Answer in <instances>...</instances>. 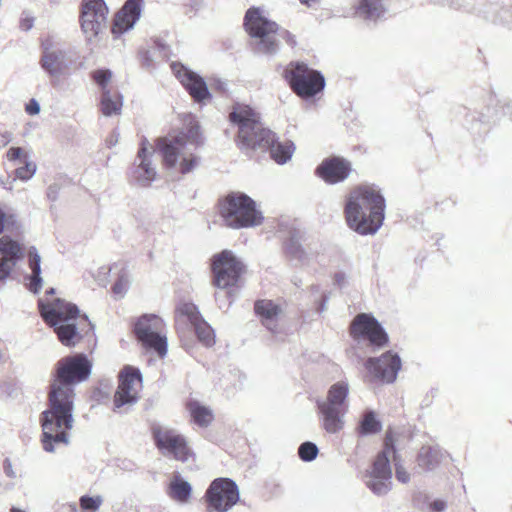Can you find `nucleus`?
Wrapping results in <instances>:
<instances>
[{
    "label": "nucleus",
    "mask_w": 512,
    "mask_h": 512,
    "mask_svg": "<svg viewBox=\"0 0 512 512\" xmlns=\"http://www.w3.org/2000/svg\"><path fill=\"white\" fill-rule=\"evenodd\" d=\"M91 369L92 364L84 354L63 357L55 364L48 406L40 415L44 451L53 453L58 445H69V431L75 422L74 386L88 379Z\"/></svg>",
    "instance_id": "nucleus-1"
},
{
    "label": "nucleus",
    "mask_w": 512,
    "mask_h": 512,
    "mask_svg": "<svg viewBox=\"0 0 512 512\" xmlns=\"http://www.w3.org/2000/svg\"><path fill=\"white\" fill-rule=\"evenodd\" d=\"M385 199L374 186H359L352 190L345 203V219L349 228L360 235L375 234L385 217Z\"/></svg>",
    "instance_id": "nucleus-2"
},
{
    "label": "nucleus",
    "mask_w": 512,
    "mask_h": 512,
    "mask_svg": "<svg viewBox=\"0 0 512 512\" xmlns=\"http://www.w3.org/2000/svg\"><path fill=\"white\" fill-rule=\"evenodd\" d=\"M201 144L199 125L190 118L186 126L178 133L158 138L156 148L167 168L187 174L199 163V157L195 151Z\"/></svg>",
    "instance_id": "nucleus-3"
},
{
    "label": "nucleus",
    "mask_w": 512,
    "mask_h": 512,
    "mask_svg": "<svg viewBox=\"0 0 512 512\" xmlns=\"http://www.w3.org/2000/svg\"><path fill=\"white\" fill-rule=\"evenodd\" d=\"M229 120L237 127L236 144L242 151L268 150L274 141V132L264 126L260 114L249 105L235 103Z\"/></svg>",
    "instance_id": "nucleus-4"
},
{
    "label": "nucleus",
    "mask_w": 512,
    "mask_h": 512,
    "mask_svg": "<svg viewBox=\"0 0 512 512\" xmlns=\"http://www.w3.org/2000/svg\"><path fill=\"white\" fill-rule=\"evenodd\" d=\"M244 26L248 34L254 39L253 49L258 54L272 56L278 52L279 44L274 34L278 33L288 45L296 46L295 36L286 29L267 19L258 8H249L245 14Z\"/></svg>",
    "instance_id": "nucleus-5"
},
{
    "label": "nucleus",
    "mask_w": 512,
    "mask_h": 512,
    "mask_svg": "<svg viewBox=\"0 0 512 512\" xmlns=\"http://www.w3.org/2000/svg\"><path fill=\"white\" fill-rule=\"evenodd\" d=\"M38 306L42 318L48 325L54 327L62 344L73 346L81 339L75 324L79 315V309L75 304L56 298L51 303H45L40 299Z\"/></svg>",
    "instance_id": "nucleus-6"
},
{
    "label": "nucleus",
    "mask_w": 512,
    "mask_h": 512,
    "mask_svg": "<svg viewBox=\"0 0 512 512\" xmlns=\"http://www.w3.org/2000/svg\"><path fill=\"white\" fill-rule=\"evenodd\" d=\"M219 213L225 226L232 229L255 227L264 219L256 202L242 192H231L221 199Z\"/></svg>",
    "instance_id": "nucleus-7"
},
{
    "label": "nucleus",
    "mask_w": 512,
    "mask_h": 512,
    "mask_svg": "<svg viewBox=\"0 0 512 512\" xmlns=\"http://www.w3.org/2000/svg\"><path fill=\"white\" fill-rule=\"evenodd\" d=\"M348 394V383L337 382L328 389L325 398L316 401L320 425L327 433L336 434L344 428Z\"/></svg>",
    "instance_id": "nucleus-8"
},
{
    "label": "nucleus",
    "mask_w": 512,
    "mask_h": 512,
    "mask_svg": "<svg viewBox=\"0 0 512 512\" xmlns=\"http://www.w3.org/2000/svg\"><path fill=\"white\" fill-rule=\"evenodd\" d=\"M390 454L395 457L396 449L393 432L388 430L384 439V449L377 454L372 467L364 475L366 486L377 496L386 495L392 488Z\"/></svg>",
    "instance_id": "nucleus-9"
},
{
    "label": "nucleus",
    "mask_w": 512,
    "mask_h": 512,
    "mask_svg": "<svg viewBox=\"0 0 512 512\" xmlns=\"http://www.w3.org/2000/svg\"><path fill=\"white\" fill-rule=\"evenodd\" d=\"M284 77L292 91L304 99L314 97L325 87L323 74L304 62H291L284 70Z\"/></svg>",
    "instance_id": "nucleus-10"
},
{
    "label": "nucleus",
    "mask_w": 512,
    "mask_h": 512,
    "mask_svg": "<svg viewBox=\"0 0 512 512\" xmlns=\"http://www.w3.org/2000/svg\"><path fill=\"white\" fill-rule=\"evenodd\" d=\"M211 269L213 285L218 289L227 290L228 298L232 297V289L237 286L245 265L233 252L223 250L212 257Z\"/></svg>",
    "instance_id": "nucleus-11"
},
{
    "label": "nucleus",
    "mask_w": 512,
    "mask_h": 512,
    "mask_svg": "<svg viewBox=\"0 0 512 512\" xmlns=\"http://www.w3.org/2000/svg\"><path fill=\"white\" fill-rule=\"evenodd\" d=\"M163 320L155 314H145L141 316L134 326V332L137 339L146 349L154 350L159 357L163 358L167 354V338L163 335Z\"/></svg>",
    "instance_id": "nucleus-12"
},
{
    "label": "nucleus",
    "mask_w": 512,
    "mask_h": 512,
    "mask_svg": "<svg viewBox=\"0 0 512 512\" xmlns=\"http://www.w3.org/2000/svg\"><path fill=\"white\" fill-rule=\"evenodd\" d=\"M364 367L371 383L391 384L401 369V359L397 353L387 351L379 357H369Z\"/></svg>",
    "instance_id": "nucleus-13"
},
{
    "label": "nucleus",
    "mask_w": 512,
    "mask_h": 512,
    "mask_svg": "<svg viewBox=\"0 0 512 512\" xmlns=\"http://www.w3.org/2000/svg\"><path fill=\"white\" fill-rule=\"evenodd\" d=\"M205 499L213 510L227 512L240 499L238 486L230 478H217L206 490Z\"/></svg>",
    "instance_id": "nucleus-14"
},
{
    "label": "nucleus",
    "mask_w": 512,
    "mask_h": 512,
    "mask_svg": "<svg viewBox=\"0 0 512 512\" xmlns=\"http://www.w3.org/2000/svg\"><path fill=\"white\" fill-rule=\"evenodd\" d=\"M350 334L354 340H368L371 346L383 347L388 343V335L380 323L371 315L358 314L351 323Z\"/></svg>",
    "instance_id": "nucleus-15"
},
{
    "label": "nucleus",
    "mask_w": 512,
    "mask_h": 512,
    "mask_svg": "<svg viewBox=\"0 0 512 512\" xmlns=\"http://www.w3.org/2000/svg\"><path fill=\"white\" fill-rule=\"evenodd\" d=\"M156 446L165 456H172L175 460L186 462L193 453L187 444L186 438L175 430L155 428L153 430Z\"/></svg>",
    "instance_id": "nucleus-16"
},
{
    "label": "nucleus",
    "mask_w": 512,
    "mask_h": 512,
    "mask_svg": "<svg viewBox=\"0 0 512 512\" xmlns=\"http://www.w3.org/2000/svg\"><path fill=\"white\" fill-rule=\"evenodd\" d=\"M154 149L147 138L143 137L140 148L130 169L133 182L141 187H149L157 177L156 167L152 163Z\"/></svg>",
    "instance_id": "nucleus-17"
},
{
    "label": "nucleus",
    "mask_w": 512,
    "mask_h": 512,
    "mask_svg": "<svg viewBox=\"0 0 512 512\" xmlns=\"http://www.w3.org/2000/svg\"><path fill=\"white\" fill-rule=\"evenodd\" d=\"M108 8L104 0H83L81 5V27L88 40L106 28Z\"/></svg>",
    "instance_id": "nucleus-18"
},
{
    "label": "nucleus",
    "mask_w": 512,
    "mask_h": 512,
    "mask_svg": "<svg viewBox=\"0 0 512 512\" xmlns=\"http://www.w3.org/2000/svg\"><path fill=\"white\" fill-rule=\"evenodd\" d=\"M142 375L138 369L127 366L119 376V385L114 395L115 410L124 406H132L138 401V387L141 386Z\"/></svg>",
    "instance_id": "nucleus-19"
},
{
    "label": "nucleus",
    "mask_w": 512,
    "mask_h": 512,
    "mask_svg": "<svg viewBox=\"0 0 512 512\" xmlns=\"http://www.w3.org/2000/svg\"><path fill=\"white\" fill-rule=\"evenodd\" d=\"M171 69L194 101L200 103L211 98L208 86L200 75L181 63L173 62Z\"/></svg>",
    "instance_id": "nucleus-20"
},
{
    "label": "nucleus",
    "mask_w": 512,
    "mask_h": 512,
    "mask_svg": "<svg viewBox=\"0 0 512 512\" xmlns=\"http://www.w3.org/2000/svg\"><path fill=\"white\" fill-rule=\"evenodd\" d=\"M23 257L24 248L19 242L7 236L0 238V282L9 277L16 264Z\"/></svg>",
    "instance_id": "nucleus-21"
},
{
    "label": "nucleus",
    "mask_w": 512,
    "mask_h": 512,
    "mask_svg": "<svg viewBox=\"0 0 512 512\" xmlns=\"http://www.w3.org/2000/svg\"><path fill=\"white\" fill-rule=\"evenodd\" d=\"M351 163L342 157H329L324 159L317 167L316 173L328 184L344 181L351 173Z\"/></svg>",
    "instance_id": "nucleus-22"
},
{
    "label": "nucleus",
    "mask_w": 512,
    "mask_h": 512,
    "mask_svg": "<svg viewBox=\"0 0 512 512\" xmlns=\"http://www.w3.org/2000/svg\"><path fill=\"white\" fill-rule=\"evenodd\" d=\"M41 66L50 76H59L65 68L66 53L51 38L42 41Z\"/></svg>",
    "instance_id": "nucleus-23"
},
{
    "label": "nucleus",
    "mask_w": 512,
    "mask_h": 512,
    "mask_svg": "<svg viewBox=\"0 0 512 512\" xmlns=\"http://www.w3.org/2000/svg\"><path fill=\"white\" fill-rule=\"evenodd\" d=\"M144 0H126L122 9L115 17L113 34H122L133 28L143 10Z\"/></svg>",
    "instance_id": "nucleus-24"
},
{
    "label": "nucleus",
    "mask_w": 512,
    "mask_h": 512,
    "mask_svg": "<svg viewBox=\"0 0 512 512\" xmlns=\"http://www.w3.org/2000/svg\"><path fill=\"white\" fill-rule=\"evenodd\" d=\"M255 313L261 318L262 324L272 333H277V319L281 309L271 300H258L254 305Z\"/></svg>",
    "instance_id": "nucleus-25"
},
{
    "label": "nucleus",
    "mask_w": 512,
    "mask_h": 512,
    "mask_svg": "<svg viewBox=\"0 0 512 512\" xmlns=\"http://www.w3.org/2000/svg\"><path fill=\"white\" fill-rule=\"evenodd\" d=\"M354 15L364 20H377L386 13L385 0H358Z\"/></svg>",
    "instance_id": "nucleus-26"
},
{
    "label": "nucleus",
    "mask_w": 512,
    "mask_h": 512,
    "mask_svg": "<svg viewBox=\"0 0 512 512\" xmlns=\"http://www.w3.org/2000/svg\"><path fill=\"white\" fill-rule=\"evenodd\" d=\"M443 459V452L438 446H422L419 450L416 463L422 471L435 470Z\"/></svg>",
    "instance_id": "nucleus-27"
},
{
    "label": "nucleus",
    "mask_w": 512,
    "mask_h": 512,
    "mask_svg": "<svg viewBox=\"0 0 512 512\" xmlns=\"http://www.w3.org/2000/svg\"><path fill=\"white\" fill-rule=\"evenodd\" d=\"M168 497L179 503H187L192 494L191 484L182 479L179 473L173 475L167 491Z\"/></svg>",
    "instance_id": "nucleus-28"
},
{
    "label": "nucleus",
    "mask_w": 512,
    "mask_h": 512,
    "mask_svg": "<svg viewBox=\"0 0 512 512\" xmlns=\"http://www.w3.org/2000/svg\"><path fill=\"white\" fill-rule=\"evenodd\" d=\"M285 252L286 254L293 260H297L302 265H309L315 254L312 252L306 251L299 240V237L296 234H292L289 239L285 242Z\"/></svg>",
    "instance_id": "nucleus-29"
},
{
    "label": "nucleus",
    "mask_w": 512,
    "mask_h": 512,
    "mask_svg": "<svg viewBox=\"0 0 512 512\" xmlns=\"http://www.w3.org/2000/svg\"><path fill=\"white\" fill-rule=\"evenodd\" d=\"M271 158L277 164H285L289 161L295 151V145L290 140L278 141L276 134L274 133V141L269 145Z\"/></svg>",
    "instance_id": "nucleus-30"
},
{
    "label": "nucleus",
    "mask_w": 512,
    "mask_h": 512,
    "mask_svg": "<svg viewBox=\"0 0 512 512\" xmlns=\"http://www.w3.org/2000/svg\"><path fill=\"white\" fill-rule=\"evenodd\" d=\"M41 257L35 247H31L29 250V267L31 269V275L29 276L28 289L33 293H38L42 287L41 277Z\"/></svg>",
    "instance_id": "nucleus-31"
},
{
    "label": "nucleus",
    "mask_w": 512,
    "mask_h": 512,
    "mask_svg": "<svg viewBox=\"0 0 512 512\" xmlns=\"http://www.w3.org/2000/svg\"><path fill=\"white\" fill-rule=\"evenodd\" d=\"M122 105V95L118 91H105V93H101L100 106L104 116L109 117L114 114H120Z\"/></svg>",
    "instance_id": "nucleus-32"
},
{
    "label": "nucleus",
    "mask_w": 512,
    "mask_h": 512,
    "mask_svg": "<svg viewBox=\"0 0 512 512\" xmlns=\"http://www.w3.org/2000/svg\"><path fill=\"white\" fill-rule=\"evenodd\" d=\"M188 410L194 423L200 427H207L214 419L212 410L197 401H191Z\"/></svg>",
    "instance_id": "nucleus-33"
},
{
    "label": "nucleus",
    "mask_w": 512,
    "mask_h": 512,
    "mask_svg": "<svg viewBox=\"0 0 512 512\" xmlns=\"http://www.w3.org/2000/svg\"><path fill=\"white\" fill-rule=\"evenodd\" d=\"M381 429L382 423L377 418L376 413L372 410L365 411L357 428L358 433L361 436L373 435L380 432Z\"/></svg>",
    "instance_id": "nucleus-34"
},
{
    "label": "nucleus",
    "mask_w": 512,
    "mask_h": 512,
    "mask_svg": "<svg viewBox=\"0 0 512 512\" xmlns=\"http://www.w3.org/2000/svg\"><path fill=\"white\" fill-rule=\"evenodd\" d=\"M195 331L198 340L206 347H211L215 343V334L212 327L201 317L191 325Z\"/></svg>",
    "instance_id": "nucleus-35"
},
{
    "label": "nucleus",
    "mask_w": 512,
    "mask_h": 512,
    "mask_svg": "<svg viewBox=\"0 0 512 512\" xmlns=\"http://www.w3.org/2000/svg\"><path fill=\"white\" fill-rule=\"evenodd\" d=\"M23 165L15 169V176L21 181H28L34 177L37 172V164L31 157H24Z\"/></svg>",
    "instance_id": "nucleus-36"
},
{
    "label": "nucleus",
    "mask_w": 512,
    "mask_h": 512,
    "mask_svg": "<svg viewBox=\"0 0 512 512\" xmlns=\"http://www.w3.org/2000/svg\"><path fill=\"white\" fill-rule=\"evenodd\" d=\"M501 7L495 3H486L477 8V15L487 21L498 23Z\"/></svg>",
    "instance_id": "nucleus-37"
},
{
    "label": "nucleus",
    "mask_w": 512,
    "mask_h": 512,
    "mask_svg": "<svg viewBox=\"0 0 512 512\" xmlns=\"http://www.w3.org/2000/svg\"><path fill=\"white\" fill-rule=\"evenodd\" d=\"M177 312L179 313V316L185 318V320L189 322L190 325L202 317L198 311V308L193 303H182L177 308Z\"/></svg>",
    "instance_id": "nucleus-38"
},
{
    "label": "nucleus",
    "mask_w": 512,
    "mask_h": 512,
    "mask_svg": "<svg viewBox=\"0 0 512 512\" xmlns=\"http://www.w3.org/2000/svg\"><path fill=\"white\" fill-rule=\"evenodd\" d=\"M92 79L97 83L101 89V93L111 91L108 84L112 78V72L109 69H98L91 73Z\"/></svg>",
    "instance_id": "nucleus-39"
},
{
    "label": "nucleus",
    "mask_w": 512,
    "mask_h": 512,
    "mask_svg": "<svg viewBox=\"0 0 512 512\" xmlns=\"http://www.w3.org/2000/svg\"><path fill=\"white\" fill-rule=\"evenodd\" d=\"M318 447L315 443L307 441L302 443L298 449L299 458L304 462L314 460L318 455Z\"/></svg>",
    "instance_id": "nucleus-40"
},
{
    "label": "nucleus",
    "mask_w": 512,
    "mask_h": 512,
    "mask_svg": "<svg viewBox=\"0 0 512 512\" xmlns=\"http://www.w3.org/2000/svg\"><path fill=\"white\" fill-rule=\"evenodd\" d=\"M80 506L83 510L96 511L102 505L103 498L101 496L90 497L84 495L80 497Z\"/></svg>",
    "instance_id": "nucleus-41"
},
{
    "label": "nucleus",
    "mask_w": 512,
    "mask_h": 512,
    "mask_svg": "<svg viewBox=\"0 0 512 512\" xmlns=\"http://www.w3.org/2000/svg\"><path fill=\"white\" fill-rule=\"evenodd\" d=\"M17 221V216L14 214L11 209H4L0 207V234L3 232L5 227H9L10 225H15Z\"/></svg>",
    "instance_id": "nucleus-42"
},
{
    "label": "nucleus",
    "mask_w": 512,
    "mask_h": 512,
    "mask_svg": "<svg viewBox=\"0 0 512 512\" xmlns=\"http://www.w3.org/2000/svg\"><path fill=\"white\" fill-rule=\"evenodd\" d=\"M6 157L10 162H23L24 157H30V155L21 147H10L6 153Z\"/></svg>",
    "instance_id": "nucleus-43"
},
{
    "label": "nucleus",
    "mask_w": 512,
    "mask_h": 512,
    "mask_svg": "<svg viewBox=\"0 0 512 512\" xmlns=\"http://www.w3.org/2000/svg\"><path fill=\"white\" fill-rule=\"evenodd\" d=\"M35 18L27 11H24L21 15L19 27L22 31H29L34 26Z\"/></svg>",
    "instance_id": "nucleus-44"
},
{
    "label": "nucleus",
    "mask_w": 512,
    "mask_h": 512,
    "mask_svg": "<svg viewBox=\"0 0 512 512\" xmlns=\"http://www.w3.org/2000/svg\"><path fill=\"white\" fill-rule=\"evenodd\" d=\"M395 476L396 479L403 484H406L410 481L409 472L400 463H395Z\"/></svg>",
    "instance_id": "nucleus-45"
},
{
    "label": "nucleus",
    "mask_w": 512,
    "mask_h": 512,
    "mask_svg": "<svg viewBox=\"0 0 512 512\" xmlns=\"http://www.w3.org/2000/svg\"><path fill=\"white\" fill-rule=\"evenodd\" d=\"M129 282L124 276H120L113 285V292L116 295L123 296L128 289Z\"/></svg>",
    "instance_id": "nucleus-46"
},
{
    "label": "nucleus",
    "mask_w": 512,
    "mask_h": 512,
    "mask_svg": "<svg viewBox=\"0 0 512 512\" xmlns=\"http://www.w3.org/2000/svg\"><path fill=\"white\" fill-rule=\"evenodd\" d=\"M498 23L512 25V5L510 7H501Z\"/></svg>",
    "instance_id": "nucleus-47"
},
{
    "label": "nucleus",
    "mask_w": 512,
    "mask_h": 512,
    "mask_svg": "<svg viewBox=\"0 0 512 512\" xmlns=\"http://www.w3.org/2000/svg\"><path fill=\"white\" fill-rule=\"evenodd\" d=\"M59 192H60V186L56 183H53V184L49 185L47 188V191H46L47 198L50 201L55 202L58 199Z\"/></svg>",
    "instance_id": "nucleus-48"
},
{
    "label": "nucleus",
    "mask_w": 512,
    "mask_h": 512,
    "mask_svg": "<svg viewBox=\"0 0 512 512\" xmlns=\"http://www.w3.org/2000/svg\"><path fill=\"white\" fill-rule=\"evenodd\" d=\"M334 283L339 288H344L348 284V276L343 271H338L334 274Z\"/></svg>",
    "instance_id": "nucleus-49"
},
{
    "label": "nucleus",
    "mask_w": 512,
    "mask_h": 512,
    "mask_svg": "<svg viewBox=\"0 0 512 512\" xmlns=\"http://www.w3.org/2000/svg\"><path fill=\"white\" fill-rule=\"evenodd\" d=\"M26 112L30 115H36L40 112V105L35 99H31L26 105Z\"/></svg>",
    "instance_id": "nucleus-50"
},
{
    "label": "nucleus",
    "mask_w": 512,
    "mask_h": 512,
    "mask_svg": "<svg viewBox=\"0 0 512 512\" xmlns=\"http://www.w3.org/2000/svg\"><path fill=\"white\" fill-rule=\"evenodd\" d=\"M3 468L4 473L6 474L7 477L12 479L16 478V472L14 471L12 463L8 458L4 460Z\"/></svg>",
    "instance_id": "nucleus-51"
},
{
    "label": "nucleus",
    "mask_w": 512,
    "mask_h": 512,
    "mask_svg": "<svg viewBox=\"0 0 512 512\" xmlns=\"http://www.w3.org/2000/svg\"><path fill=\"white\" fill-rule=\"evenodd\" d=\"M431 2L436 4H447L449 7L454 9H460L462 7V3L459 0H431Z\"/></svg>",
    "instance_id": "nucleus-52"
},
{
    "label": "nucleus",
    "mask_w": 512,
    "mask_h": 512,
    "mask_svg": "<svg viewBox=\"0 0 512 512\" xmlns=\"http://www.w3.org/2000/svg\"><path fill=\"white\" fill-rule=\"evenodd\" d=\"M430 507L435 512H443L446 509V502L437 499L430 504Z\"/></svg>",
    "instance_id": "nucleus-53"
},
{
    "label": "nucleus",
    "mask_w": 512,
    "mask_h": 512,
    "mask_svg": "<svg viewBox=\"0 0 512 512\" xmlns=\"http://www.w3.org/2000/svg\"><path fill=\"white\" fill-rule=\"evenodd\" d=\"M1 135V142L3 146H6L12 141V133L9 131H4L0 133Z\"/></svg>",
    "instance_id": "nucleus-54"
},
{
    "label": "nucleus",
    "mask_w": 512,
    "mask_h": 512,
    "mask_svg": "<svg viewBox=\"0 0 512 512\" xmlns=\"http://www.w3.org/2000/svg\"><path fill=\"white\" fill-rule=\"evenodd\" d=\"M119 134L115 131L106 139L108 147H113L118 143Z\"/></svg>",
    "instance_id": "nucleus-55"
},
{
    "label": "nucleus",
    "mask_w": 512,
    "mask_h": 512,
    "mask_svg": "<svg viewBox=\"0 0 512 512\" xmlns=\"http://www.w3.org/2000/svg\"><path fill=\"white\" fill-rule=\"evenodd\" d=\"M328 302V296L327 295H324L320 305H319V308H318V311L320 313L324 312L326 310V304Z\"/></svg>",
    "instance_id": "nucleus-56"
},
{
    "label": "nucleus",
    "mask_w": 512,
    "mask_h": 512,
    "mask_svg": "<svg viewBox=\"0 0 512 512\" xmlns=\"http://www.w3.org/2000/svg\"><path fill=\"white\" fill-rule=\"evenodd\" d=\"M299 2L302 5H305L307 7H311L313 4H316L319 2V0H299Z\"/></svg>",
    "instance_id": "nucleus-57"
},
{
    "label": "nucleus",
    "mask_w": 512,
    "mask_h": 512,
    "mask_svg": "<svg viewBox=\"0 0 512 512\" xmlns=\"http://www.w3.org/2000/svg\"><path fill=\"white\" fill-rule=\"evenodd\" d=\"M69 508H70L71 512H77L78 511L76 503H70L69 504Z\"/></svg>",
    "instance_id": "nucleus-58"
},
{
    "label": "nucleus",
    "mask_w": 512,
    "mask_h": 512,
    "mask_svg": "<svg viewBox=\"0 0 512 512\" xmlns=\"http://www.w3.org/2000/svg\"><path fill=\"white\" fill-rule=\"evenodd\" d=\"M0 183L7 190H12L13 188L11 184L7 185V182L1 181Z\"/></svg>",
    "instance_id": "nucleus-59"
},
{
    "label": "nucleus",
    "mask_w": 512,
    "mask_h": 512,
    "mask_svg": "<svg viewBox=\"0 0 512 512\" xmlns=\"http://www.w3.org/2000/svg\"><path fill=\"white\" fill-rule=\"evenodd\" d=\"M55 293V289L54 288H50L48 291H47V294H54Z\"/></svg>",
    "instance_id": "nucleus-60"
},
{
    "label": "nucleus",
    "mask_w": 512,
    "mask_h": 512,
    "mask_svg": "<svg viewBox=\"0 0 512 512\" xmlns=\"http://www.w3.org/2000/svg\"><path fill=\"white\" fill-rule=\"evenodd\" d=\"M11 512H24V511H22V510H20V509H18V508L13 507V508L11 509Z\"/></svg>",
    "instance_id": "nucleus-61"
},
{
    "label": "nucleus",
    "mask_w": 512,
    "mask_h": 512,
    "mask_svg": "<svg viewBox=\"0 0 512 512\" xmlns=\"http://www.w3.org/2000/svg\"><path fill=\"white\" fill-rule=\"evenodd\" d=\"M507 109H508V110H511L510 117H511V120H512V105H508V106H507Z\"/></svg>",
    "instance_id": "nucleus-62"
},
{
    "label": "nucleus",
    "mask_w": 512,
    "mask_h": 512,
    "mask_svg": "<svg viewBox=\"0 0 512 512\" xmlns=\"http://www.w3.org/2000/svg\"><path fill=\"white\" fill-rule=\"evenodd\" d=\"M215 300H216V301H219V295H218V293H215Z\"/></svg>",
    "instance_id": "nucleus-63"
}]
</instances>
